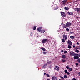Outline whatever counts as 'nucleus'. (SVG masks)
Instances as JSON below:
<instances>
[{
	"label": "nucleus",
	"mask_w": 80,
	"mask_h": 80,
	"mask_svg": "<svg viewBox=\"0 0 80 80\" xmlns=\"http://www.w3.org/2000/svg\"><path fill=\"white\" fill-rule=\"evenodd\" d=\"M64 54H66V53H67V51H64Z\"/></svg>",
	"instance_id": "24"
},
{
	"label": "nucleus",
	"mask_w": 80,
	"mask_h": 80,
	"mask_svg": "<svg viewBox=\"0 0 80 80\" xmlns=\"http://www.w3.org/2000/svg\"><path fill=\"white\" fill-rule=\"evenodd\" d=\"M66 25L68 27H70L71 26V23L69 22H68L66 23Z\"/></svg>",
	"instance_id": "7"
},
{
	"label": "nucleus",
	"mask_w": 80,
	"mask_h": 80,
	"mask_svg": "<svg viewBox=\"0 0 80 80\" xmlns=\"http://www.w3.org/2000/svg\"><path fill=\"white\" fill-rule=\"evenodd\" d=\"M74 60H78L79 58V56H78V54H77V55H74Z\"/></svg>",
	"instance_id": "3"
},
{
	"label": "nucleus",
	"mask_w": 80,
	"mask_h": 80,
	"mask_svg": "<svg viewBox=\"0 0 80 80\" xmlns=\"http://www.w3.org/2000/svg\"><path fill=\"white\" fill-rule=\"evenodd\" d=\"M78 63H76V66H78Z\"/></svg>",
	"instance_id": "39"
},
{
	"label": "nucleus",
	"mask_w": 80,
	"mask_h": 80,
	"mask_svg": "<svg viewBox=\"0 0 80 80\" xmlns=\"http://www.w3.org/2000/svg\"><path fill=\"white\" fill-rule=\"evenodd\" d=\"M79 76H80V72L79 73Z\"/></svg>",
	"instance_id": "47"
},
{
	"label": "nucleus",
	"mask_w": 80,
	"mask_h": 80,
	"mask_svg": "<svg viewBox=\"0 0 80 80\" xmlns=\"http://www.w3.org/2000/svg\"><path fill=\"white\" fill-rule=\"evenodd\" d=\"M30 36H32V35H33V33L32 32H31L30 34Z\"/></svg>",
	"instance_id": "40"
},
{
	"label": "nucleus",
	"mask_w": 80,
	"mask_h": 80,
	"mask_svg": "<svg viewBox=\"0 0 80 80\" xmlns=\"http://www.w3.org/2000/svg\"><path fill=\"white\" fill-rule=\"evenodd\" d=\"M61 52H63V50L62 49H61Z\"/></svg>",
	"instance_id": "41"
},
{
	"label": "nucleus",
	"mask_w": 80,
	"mask_h": 80,
	"mask_svg": "<svg viewBox=\"0 0 80 80\" xmlns=\"http://www.w3.org/2000/svg\"><path fill=\"white\" fill-rule=\"evenodd\" d=\"M70 38L71 39H74V38H75V37L73 36H70Z\"/></svg>",
	"instance_id": "15"
},
{
	"label": "nucleus",
	"mask_w": 80,
	"mask_h": 80,
	"mask_svg": "<svg viewBox=\"0 0 80 80\" xmlns=\"http://www.w3.org/2000/svg\"><path fill=\"white\" fill-rule=\"evenodd\" d=\"M78 55L79 57H80V54H79Z\"/></svg>",
	"instance_id": "46"
},
{
	"label": "nucleus",
	"mask_w": 80,
	"mask_h": 80,
	"mask_svg": "<svg viewBox=\"0 0 80 80\" xmlns=\"http://www.w3.org/2000/svg\"><path fill=\"white\" fill-rule=\"evenodd\" d=\"M77 61L78 62V63H80V58L78 59V60Z\"/></svg>",
	"instance_id": "27"
},
{
	"label": "nucleus",
	"mask_w": 80,
	"mask_h": 80,
	"mask_svg": "<svg viewBox=\"0 0 80 80\" xmlns=\"http://www.w3.org/2000/svg\"><path fill=\"white\" fill-rule=\"evenodd\" d=\"M60 78L62 79H63L64 78L62 76H60Z\"/></svg>",
	"instance_id": "36"
},
{
	"label": "nucleus",
	"mask_w": 80,
	"mask_h": 80,
	"mask_svg": "<svg viewBox=\"0 0 80 80\" xmlns=\"http://www.w3.org/2000/svg\"><path fill=\"white\" fill-rule=\"evenodd\" d=\"M43 54H46V53H47V52L44 51L43 52Z\"/></svg>",
	"instance_id": "29"
},
{
	"label": "nucleus",
	"mask_w": 80,
	"mask_h": 80,
	"mask_svg": "<svg viewBox=\"0 0 80 80\" xmlns=\"http://www.w3.org/2000/svg\"><path fill=\"white\" fill-rule=\"evenodd\" d=\"M42 29V27H40L39 28H38L37 29V30L38 31V32H40V31H41V29Z\"/></svg>",
	"instance_id": "12"
},
{
	"label": "nucleus",
	"mask_w": 80,
	"mask_h": 80,
	"mask_svg": "<svg viewBox=\"0 0 80 80\" xmlns=\"http://www.w3.org/2000/svg\"><path fill=\"white\" fill-rule=\"evenodd\" d=\"M47 64H46L45 65H44L43 66V68H46V67H47Z\"/></svg>",
	"instance_id": "18"
},
{
	"label": "nucleus",
	"mask_w": 80,
	"mask_h": 80,
	"mask_svg": "<svg viewBox=\"0 0 80 80\" xmlns=\"http://www.w3.org/2000/svg\"><path fill=\"white\" fill-rule=\"evenodd\" d=\"M46 75L48 77H50V75H49V74H46Z\"/></svg>",
	"instance_id": "35"
},
{
	"label": "nucleus",
	"mask_w": 80,
	"mask_h": 80,
	"mask_svg": "<svg viewBox=\"0 0 80 80\" xmlns=\"http://www.w3.org/2000/svg\"><path fill=\"white\" fill-rule=\"evenodd\" d=\"M66 2H67V0H65L64 1H63L62 2V4H63L64 5H65V3Z\"/></svg>",
	"instance_id": "11"
},
{
	"label": "nucleus",
	"mask_w": 80,
	"mask_h": 80,
	"mask_svg": "<svg viewBox=\"0 0 80 80\" xmlns=\"http://www.w3.org/2000/svg\"><path fill=\"white\" fill-rule=\"evenodd\" d=\"M70 33L71 34H72V32H70Z\"/></svg>",
	"instance_id": "45"
},
{
	"label": "nucleus",
	"mask_w": 80,
	"mask_h": 80,
	"mask_svg": "<svg viewBox=\"0 0 80 80\" xmlns=\"http://www.w3.org/2000/svg\"><path fill=\"white\" fill-rule=\"evenodd\" d=\"M59 80H61L60 79H59Z\"/></svg>",
	"instance_id": "51"
},
{
	"label": "nucleus",
	"mask_w": 80,
	"mask_h": 80,
	"mask_svg": "<svg viewBox=\"0 0 80 80\" xmlns=\"http://www.w3.org/2000/svg\"><path fill=\"white\" fill-rule=\"evenodd\" d=\"M36 26H34L33 29L34 30H36Z\"/></svg>",
	"instance_id": "34"
},
{
	"label": "nucleus",
	"mask_w": 80,
	"mask_h": 80,
	"mask_svg": "<svg viewBox=\"0 0 80 80\" xmlns=\"http://www.w3.org/2000/svg\"><path fill=\"white\" fill-rule=\"evenodd\" d=\"M54 70H57V71H58V70H60V68L58 66H56L54 68Z\"/></svg>",
	"instance_id": "4"
},
{
	"label": "nucleus",
	"mask_w": 80,
	"mask_h": 80,
	"mask_svg": "<svg viewBox=\"0 0 80 80\" xmlns=\"http://www.w3.org/2000/svg\"><path fill=\"white\" fill-rule=\"evenodd\" d=\"M72 80H77V79H75V78H73L72 79Z\"/></svg>",
	"instance_id": "42"
},
{
	"label": "nucleus",
	"mask_w": 80,
	"mask_h": 80,
	"mask_svg": "<svg viewBox=\"0 0 80 80\" xmlns=\"http://www.w3.org/2000/svg\"><path fill=\"white\" fill-rule=\"evenodd\" d=\"M67 75H70V73L68 72H67Z\"/></svg>",
	"instance_id": "37"
},
{
	"label": "nucleus",
	"mask_w": 80,
	"mask_h": 80,
	"mask_svg": "<svg viewBox=\"0 0 80 80\" xmlns=\"http://www.w3.org/2000/svg\"><path fill=\"white\" fill-rule=\"evenodd\" d=\"M62 62H65V59H63L62 60Z\"/></svg>",
	"instance_id": "30"
},
{
	"label": "nucleus",
	"mask_w": 80,
	"mask_h": 80,
	"mask_svg": "<svg viewBox=\"0 0 80 80\" xmlns=\"http://www.w3.org/2000/svg\"><path fill=\"white\" fill-rule=\"evenodd\" d=\"M69 70L70 71V72H71L72 70V68H69Z\"/></svg>",
	"instance_id": "28"
},
{
	"label": "nucleus",
	"mask_w": 80,
	"mask_h": 80,
	"mask_svg": "<svg viewBox=\"0 0 80 80\" xmlns=\"http://www.w3.org/2000/svg\"><path fill=\"white\" fill-rule=\"evenodd\" d=\"M47 80H50L48 79H47Z\"/></svg>",
	"instance_id": "50"
},
{
	"label": "nucleus",
	"mask_w": 80,
	"mask_h": 80,
	"mask_svg": "<svg viewBox=\"0 0 80 80\" xmlns=\"http://www.w3.org/2000/svg\"><path fill=\"white\" fill-rule=\"evenodd\" d=\"M51 79L52 80H58L57 78L55 76H52L51 78Z\"/></svg>",
	"instance_id": "8"
},
{
	"label": "nucleus",
	"mask_w": 80,
	"mask_h": 80,
	"mask_svg": "<svg viewBox=\"0 0 80 80\" xmlns=\"http://www.w3.org/2000/svg\"><path fill=\"white\" fill-rule=\"evenodd\" d=\"M56 8L55 9V10H57V9H58V7H56Z\"/></svg>",
	"instance_id": "43"
},
{
	"label": "nucleus",
	"mask_w": 80,
	"mask_h": 80,
	"mask_svg": "<svg viewBox=\"0 0 80 80\" xmlns=\"http://www.w3.org/2000/svg\"><path fill=\"white\" fill-rule=\"evenodd\" d=\"M63 39H65L66 40L68 38L67 36L65 35H63Z\"/></svg>",
	"instance_id": "5"
},
{
	"label": "nucleus",
	"mask_w": 80,
	"mask_h": 80,
	"mask_svg": "<svg viewBox=\"0 0 80 80\" xmlns=\"http://www.w3.org/2000/svg\"><path fill=\"white\" fill-rule=\"evenodd\" d=\"M67 43L69 45H72V42H71V41L70 40H68V41H67Z\"/></svg>",
	"instance_id": "6"
},
{
	"label": "nucleus",
	"mask_w": 80,
	"mask_h": 80,
	"mask_svg": "<svg viewBox=\"0 0 80 80\" xmlns=\"http://www.w3.org/2000/svg\"><path fill=\"white\" fill-rule=\"evenodd\" d=\"M61 14L62 17H63L64 18H65V17H66V15L65 14V12H61Z\"/></svg>",
	"instance_id": "2"
},
{
	"label": "nucleus",
	"mask_w": 80,
	"mask_h": 80,
	"mask_svg": "<svg viewBox=\"0 0 80 80\" xmlns=\"http://www.w3.org/2000/svg\"><path fill=\"white\" fill-rule=\"evenodd\" d=\"M66 31H69V30H70V29L68 28H66Z\"/></svg>",
	"instance_id": "31"
},
{
	"label": "nucleus",
	"mask_w": 80,
	"mask_h": 80,
	"mask_svg": "<svg viewBox=\"0 0 80 80\" xmlns=\"http://www.w3.org/2000/svg\"><path fill=\"white\" fill-rule=\"evenodd\" d=\"M62 57L63 58V59H65V58H66V56H65V55H62Z\"/></svg>",
	"instance_id": "16"
},
{
	"label": "nucleus",
	"mask_w": 80,
	"mask_h": 80,
	"mask_svg": "<svg viewBox=\"0 0 80 80\" xmlns=\"http://www.w3.org/2000/svg\"><path fill=\"white\" fill-rule=\"evenodd\" d=\"M44 75H46V73L45 72V73H44Z\"/></svg>",
	"instance_id": "48"
},
{
	"label": "nucleus",
	"mask_w": 80,
	"mask_h": 80,
	"mask_svg": "<svg viewBox=\"0 0 80 80\" xmlns=\"http://www.w3.org/2000/svg\"><path fill=\"white\" fill-rule=\"evenodd\" d=\"M73 47H75V46L73 45Z\"/></svg>",
	"instance_id": "49"
},
{
	"label": "nucleus",
	"mask_w": 80,
	"mask_h": 80,
	"mask_svg": "<svg viewBox=\"0 0 80 80\" xmlns=\"http://www.w3.org/2000/svg\"><path fill=\"white\" fill-rule=\"evenodd\" d=\"M41 49L42 50H43V51H45L46 50L45 49V48H41Z\"/></svg>",
	"instance_id": "22"
},
{
	"label": "nucleus",
	"mask_w": 80,
	"mask_h": 80,
	"mask_svg": "<svg viewBox=\"0 0 80 80\" xmlns=\"http://www.w3.org/2000/svg\"><path fill=\"white\" fill-rule=\"evenodd\" d=\"M62 42L63 43H65V39H62Z\"/></svg>",
	"instance_id": "23"
},
{
	"label": "nucleus",
	"mask_w": 80,
	"mask_h": 80,
	"mask_svg": "<svg viewBox=\"0 0 80 80\" xmlns=\"http://www.w3.org/2000/svg\"><path fill=\"white\" fill-rule=\"evenodd\" d=\"M52 63V62H48V64H50V63Z\"/></svg>",
	"instance_id": "38"
},
{
	"label": "nucleus",
	"mask_w": 80,
	"mask_h": 80,
	"mask_svg": "<svg viewBox=\"0 0 80 80\" xmlns=\"http://www.w3.org/2000/svg\"><path fill=\"white\" fill-rule=\"evenodd\" d=\"M70 55H71V56H74V55H76V53L75 52H73V51H71L70 52Z\"/></svg>",
	"instance_id": "1"
},
{
	"label": "nucleus",
	"mask_w": 80,
	"mask_h": 80,
	"mask_svg": "<svg viewBox=\"0 0 80 80\" xmlns=\"http://www.w3.org/2000/svg\"><path fill=\"white\" fill-rule=\"evenodd\" d=\"M64 72H65V73H67V72H68L67 71V70H64Z\"/></svg>",
	"instance_id": "33"
},
{
	"label": "nucleus",
	"mask_w": 80,
	"mask_h": 80,
	"mask_svg": "<svg viewBox=\"0 0 80 80\" xmlns=\"http://www.w3.org/2000/svg\"><path fill=\"white\" fill-rule=\"evenodd\" d=\"M77 45H79V43H78V42H77Z\"/></svg>",
	"instance_id": "44"
},
{
	"label": "nucleus",
	"mask_w": 80,
	"mask_h": 80,
	"mask_svg": "<svg viewBox=\"0 0 80 80\" xmlns=\"http://www.w3.org/2000/svg\"><path fill=\"white\" fill-rule=\"evenodd\" d=\"M64 9L66 10H68L69 9V8L68 7H65Z\"/></svg>",
	"instance_id": "13"
},
{
	"label": "nucleus",
	"mask_w": 80,
	"mask_h": 80,
	"mask_svg": "<svg viewBox=\"0 0 80 80\" xmlns=\"http://www.w3.org/2000/svg\"><path fill=\"white\" fill-rule=\"evenodd\" d=\"M64 78H67V75H64Z\"/></svg>",
	"instance_id": "26"
},
{
	"label": "nucleus",
	"mask_w": 80,
	"mask_h": 80,
	"mask_svg": "<svg viewBox=\"0 0 80 80\" xmlns=\"http://www.w3.org/2000/svg\"><path fill=\"white\" fill-rule=\"evenodd\" d=\"M75 52H77V53H78V52H80L79 50H78V49H76Z\"/></svg>",
	"instance_id": "21"
},
{
	"label": "nucleus",
	"mask_w": 80,
	"mask_h": 80,
	"mask_svg": "<svg viewBox=\"0 0 80 80\" xmlns=\"http://www.w3.org/2000/svg\"><path fill=\"white\" fill-rule=\"evenodd\" d=\"M68 15H73V14L72 12H68Z\"/></svg>",
	"instance_id": "14"
},
{
	"label": "nucleus",
	"mask_w": 80,
	"mask_h": 80,
	"mask_svg": "<svg viewBox=\"0 0 80 80\" xmlns=\"http://www.w3.org/2000/svg\"><path fill=\"white\" fill-rule=\"evenodd\" d=\"M76 48H77V49H79V48H80V47L78 46V47H76Z\"/></svg>",
	"instance_id": "32"
},
{
	"label": "nucleus",
	"mask_w": 80,
	"mask_h": 80,
	"mask_svg": "<svg viewBox=\"0 0 80 80\" xmlns=\"http://www.w3.org/2000/svg\"><path fill=\"white\" fill-rule=\"evenodd\" d=\"M68 48L70 49L72 48V46H71V45H68Z\"/></svg>",
	"instance_id": "20"
},
{
	"label": "nucleus",
	"mask_w": 80,
	"mask_h": 80,
	"mask_svg": "<svg viewBox=\"0 0 80 80\" xmlns=\"http://www.w3.org/2000/svg\"><path fill=\"white\" fill-rule=\"evenodd\" d=\"M66 68H67V69H68V70H69V67H68V66H67L66 67Z\"/></svg>",
	"instance_id": "25"
},
{
	"label": "nucleus",
	"mask_w": 80,
	"mask_h": 80,
	"mask_svg": "<svg viewBox=\"0 0 80 80\" xmlns=\"http://www.w3.org/2000/svg\"><path fill=\"white\" fill-rule=\"evenodd\" d=\"M40 32L41 33H43L45 32V30H41V31H40Z\"/></svg>",
	"instance_id": "17"
},
{
	"label": "nucleus",
	"mask_w": 80,
	"mask_h": 80,
	"mask_svg": "<svg viewBox=\"0 0 80 80\" xmlns=\"http://www.w3.org/2000/svg\"><path fill=\"white\" fill-rule=\"evenodd\" d=\"M47 41H48V39H43L42 40V43H45V42H47Z\"/></svg>",
	"instance_id": "9"
},
{
	"label": "nucleus",
	"mask_w": 80,
	"mask_h": 80,
	"mask_svg": "<svg viewBox=\"0 0 80 80\" xmlns=\"http://www.w3.org/2000/svg\"><path fill=\"white\" fill-rule=\"evenodd\" d=\"M76 10H77V12H78V11H80V8H76Z\"/></svg>",
	"instance_id": "19"
},
{
	"label": "nucleus",
	"mask_w": 80,
	"mask_h": 80,
	"mask_svg": "<svg viewBox=\"0 0 80 80\" xmlns=\"http://www.w3.org/2000/svg\"><path fill=\"white\" fill-rule=\"evenodd\" d=\"M62 25H63V28H68V27H67V25L64 24L63 23L61 24Z\"/></svg>",
	"instance_id": "10"
}]
</instances>
